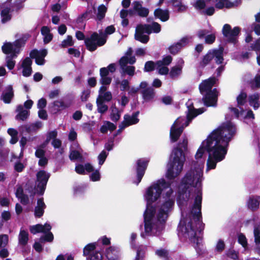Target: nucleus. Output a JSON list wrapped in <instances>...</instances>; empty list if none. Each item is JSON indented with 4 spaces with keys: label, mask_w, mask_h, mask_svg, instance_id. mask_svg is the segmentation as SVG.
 I'll return each instance as SVG.
<instances>
[{
    "label": "nucleus",
    "mask_w": 260,
    "mask_h": 260,
    "mask_svg": "<svg viewBox=\"0 0 260 260\" xmlns=\"http://www.w3.org/2000/svg\"><path fill=\"white\" fill-rule=\"evenodd\" d=\"M225 119L228 120V115ZM236 132L235 125L227 121L203 141L195 155L197 161H193L191 169L186 174L179 186L178 204L182 216H186L184 225L180 227L183 235L191 242L198 245L202 241L197 237V232L203 230L201 217L202 193L201 182L205 160L202 157L205 152L208 154L206 172L216 168L217 162L223 160L228 152L229 143Z\"/></svg>",
    "instance_id": "nucleus-1"
},
{
    "label": "nucleus",
    "mask_w": 260,
    "mask_h": 260,
    "mask_svg": "<svg viewBox=\"0 0 260 260\" xmlns=\"http://www.w3.org/2000/svg\"><path fill=\"white\" fill-rule=\"evenodd\" d=\"M169 183L160 180L148 187L144 195L147 205L144 213L145 232L141 236H158L164 230L175 198Z\"/></svg>",
    "instance_id": "nucleus-2"
},
{
    "label": "nucleus",
    "mask_w": 260,
    "mask_h": 260,
    "mask_svg": "<svg viewBox=\"0 0 260 260\" xmlns=\"http://www.w3.org/2000/svg\"><path fill=\"white\" fill-rule=\"evenodd\" d=\"M187 139L184 137L182 143H179L178 147L173 149L172 154L170 167L168 169L166 174L167 177L169 179H172L176 177L182 171L183 164L185 161V156L182 148L184 150L187 149Z\"/></svg>",
    "instance_id": "nucleus-3"
},
{
    "label": "nucleus",
    "mask_w": 260,
    "mask_h": 260,
    "mask_svg": "<svg viewBox=\"0 0 260 260\" xmlns=\"http://www.w3.org/2000/svg\"><path fill=\"white\" fill-rule=\"evenodd\" d=\"M186 105L188 107L186 118L182 117L178 118L171 127L170 138L172 142L177 141L184 128L189 124L193 118L205 111L204 108L194 109L192 107V103L189 101L186 103Z\"/></svg>",
    "instance_id": "nucleus-4"
},
{
    "label": "nucleus",
    "mask_w": 260,
    "mask_h": 260,
    "mask_svg": "<svg viewBox=\"0 0 260 260\" xmlns=\"http://www.w3.org/2000/svg\"><path fill=\"white\" fill-rule=\"evenodd\" d=\"M215 77H210L203 81L199 85V89L203 97L202 101L206 106H215L217 102L218 92L215 88L212 90L213 86L216 82Z\"/></svg>",
    "instance_id": "nucleus-5"
},
{
    "label": "nucleus",
    "mask_w": 260,
    "mask_h": 260,
    "mask_svg": "<svg viewBox=\"0 0 260 260\" xmlns=\"http://www.w3.org/2000/svg\"><path fill=\"white\" fill-rule=\"evenodd\" d=\"M133 50L132 48H129L125 54L119 60V63L121 70V74L123 75H127L132 77L135 73V68L134 66H127V63L131 64H134L136 62L135 56H132Z\"/></svg>",
    "instance_id": "nucleus-6"
},
{
    "label": "nucleus",
    "mask_w": 260,
    "mask_h": 260,
    "mask_svg": "<svg viewBox=\"0 0 260 260\" xmlns=\"http://www.w3.org/2000/svg\"><path fill=\"white\" fill-rule=\"evenodd\" d=\"M29 35H25L24 37L20 39L16 40L13 43L5 42L2 47V50L4 53L13 55L17 57L20 52L21 47L24 45L25 41L28 39Z\"/></svg>",
    "instance_id": "nucleus-7"
},
{
    "label": "nucleus",
    "mask_w": 260,
    "mask_h": 260,
    "mask_svg": "<svg viewBox=\"0 0 260 260\" xmlns=\"http://www.w3.org/2000/svg\"><path fill=\"white\" fill-rule=\"evenodd\" d=\"M224 49L220 47L217 49L210 50L208 53L204 55L200 62V66L204 68L215 58V62L217 64H220L223 60V53Z\"/></svg>",
    "instance_id": "nucleus-8"
},
{
    "label": "nucleus",
    "mask_w": 260,
    "mask_h": 260,
    "mask_svg": "<svg viewBox=\"0 0 260 260\" xmlns=\"http://www.w3.org/2000/svg\"><path fill=\"white\" fill-rule=\"evenodd\" d=\"M241 29L238 26H236L232 29L230 24H225L222 27V34L227 42L236 45L238 42V39Z\"/></svg>",
    "instance_id": "nucleus-9"
},
{
    "label": "nucleus",
    "mask_w": 260,
    "mask_h": 260,
    "mask_svg": "<svg viewBox=\"0 0 260 260\" xmlns=\"http://www.w3.org/2000/svg\"><path fill=\"white\" fill-rule=\"evenodd\" d=\"M106 42L105 35L100 36L98 33H93L90 37L85 39V44L87 49L90 51H93L98 47L104 45Z\"/></svg>",
    "instance_id": "nucleus-10"
},
{
    "label": "nucleus",
    "mask_w": 260,
    "mask_h": 260,
    "mask_svg": "<svg viewBox=\"0 0 260 260\" xmlns=\"http://www.w3.org/2000/svg\"><path fill=\"white\" fill-rule=\"evenodd\" d=\"M149 27L146 24L138 25L136 28L135 39L143 44H146L149 40V35L151 34Z\"/></svg>",
    "instance_id": "nucleus-11"
},
{
    "label": "nucleus",
    "mask_w": 260,
    "mask_h": 260,
    "mask_svg": "<svg viewBox=\"0 0 260 260\" xmlns=\"http://www.w3.org/2000/svg\"><path fill=\"white\" fill-rule=\"evenodd\" d=\"M140 89L142 98L145 102H150L154 98L155 92L154 88L148 86V84L146 81L141 82Z\"/></svg>",
    "instance_id": "nucleus-12"
},
{
    "label": "nucleus",
    "mask_w": 260,
    "mask_h": 260,
    "mask_svg": "<svg viewBox=\"0 0 260 260\" xmlns=\"http://www.w3.org/2000/svg\"><path fill=\"white\" fill-rule=\"evenodd\" d=\"M100 83L102 85L99 89V92L102 93L107 90L108 86L111 84L112 78L109 76L108 72L105 67L100 70Z\"/></svg>",
    "instance_id": "nucleus-13"
},
{
    "label": "nucleus",
    "mask_w": 260,
    "mask_h": 260,
    "mask_svg": "<svg viewBox=\"0 0 260 260\" xmlns=\"http://www.w3.org/2000/svg\"><path fill=\"white\" fill-rule=\"evenodd\" d=\"M148 160L144 158L138 160L137 162V181H134L138 185L141 181L147 168Z\"/></svg>",
    "instance_id": "nucleus-14"
},
{
    "label": "nucleus",
    "mask_w": 260,
    "mask_h": 260,
    "mask_svg": "<svg viewBox=\"0 0 260 260\" xmlns=\"http://www.w3.org/2000/svg\"><path fill=\"white\" fill-rule=\"evenodd\" d=\"M48 53L47 50L45 49L40 50H33L30 54V57L35 59L36 63L38 65H43L45 63V57Z\"/></svg>",
    "instance_id": "nucleus-15"
},
{
    "label": "nucleus",
    "mask_w": 260,
    "mask_h": 260,
    "mask_svg": "<svg viewBox=\"0 0 260 260\" xmlns=\"http://www.w3.org/2000/svg\"><path fill=\"white\" fill-rule=\"evenodd\" d=\"M237 107H229L231 112L233 113L236 118L239 117V114H242L243 111L244 105V93L242 90L240 94L237 98Z\"/></svg>",
    "instance_id": "nucleus-16"
},
{
    "label": "nucleus",
    "mask_w": 260,
    "mask_h": 260,
    "mask_svg": "<svg viewBox=\"0 0 260 260\" xmlns=\"http://www.w3.org/2000/svg\"><path fill=\"white\" fill-rule=\"evenodd\" d=\"M184 63V62L182 58H178L176 65L173 67L169 72V76L171 78L176 79L181 75Z\"/></svg>",
    "instance_id": "nucleus-17"
},
{
    "label": "nucleus",
    "mask_w": 260,
    "mask_h": 260,
    "mask_svg": "<svg viewBox=\"0 0 260 260\" xmlns=\"http://www.w3.org/2000/svg\"><path fill=\"white\" fill-rule=\"evenodd\" d=\"M50 177V175L44 171H39L37 175V181L39 182L38 187L40 188L41 192L42 194L44 193L45 186Z\"/></svg>",
    "instance_id": "nucleus-18"
},
{
    "label": "nucleus",
    "mask_w": 260,
    "mask_h": 260,
    "mask_svg": "<svg viewBox=\"0 0 260 260\" xmlns=\"http://www.w3.org/2000/svg\"><path fill=\"white\" fill-rule=\"evenodd\" d=\"M14 96V93L13 86L11 85H8L4 89L1 96V100L5 104H9L11 102Z\"/></svg>",
    "instance_id": "nucleus-19"
},
{
    "label": "nucleus",
    "mask_w": 260,
    "mask_h": 260,
    "mask_svg": "<svg viewBox=\"0 0 260 260\" xmlns=\"http://www.w3.org/2000/svg\"><path fill=\"white\" fill-rule=\"evenodd\" d=\"M13 11L10 5H5L2 8L1 13V21L3 23H5L9 21L11 19V13Z\"/></svg>",
    "instance_id": "nucleus-20"
},
{
    "label": "nucleus",
    "mask_w": 260,
    "mask_h": 260,
    "mask_svg": "<svg viewBox=\"0 0 260 260\" xmlns=\"http://www.w3.org/2000/svg\"><path fill=\"white\" fill-rule=\"evenodd\" d=\"M32 61L29 57L25 58L22 62L21 67L22 68V75L25 77H29L32 73L31 67Z\"/></svg>",
    "instance_id": "nucleus-21"
},
{
    "label": "nucleus",
    "mask_w": 260,
    "mask_h": 260,
    "mask_svg": "<svg viewBox=\"0 0 260 260\" xmlns=\"http://www.w3.org/2000/svg\"><path fill=\"white\" fill-rule=\"evenodd\" d=\"M51 226L48 223L44 225L38 224L35 225L31 226L29 228L30 232L33 234H36L38 233H46L50 231Z\"/></svg>",
    "instance_id": "nucleus-22"
},
{
    "label": "nucleus",
    "mask_w": 260,
    "mask_h": 260,
    "mask_svg": "<svg viewBox=\"0 0 260 260\" xmlns=\"http://www.w3.org/2000/svg\"><path fill=\"white\" fill-rule=\"evenodd\" d=\"M259 98L260 94L257 92L251 94L248 96V104L254 110H257L260 107Z\"/></svg>",
    "instance_id": "nucleus-23"
},
{
    "label": "nucleus",
    "mask_w": 260,
    "mask_h": 260,
    "mask_svg": "<svg viewBox=\"0 0 260 260\" xmlns=\"http://www.w3.org/2000/svg\"><path fill=\"white\" fill-rule=\"evenodd\" d=\"M16 112L17 114L16 115L15 119L16 120H20L24 121L27 119L29 115V111L27 109H25L21 105L17 106Z\"/></svg>",
    "instance_id": "nucleus-24"
},
{
    "label": "nucleus",
    "mask_w": 260,
    "mask_h": 260,
    "mask_svg": "<svg viewBox=\"0 0 260 260\" xmlns=\"http://www.w3.org/2000/svg\"><path fill=\"white\" fill-rule=\"evenodd\" d=\"M133 8L138 15L141 17H147L149 14V10L146 8L143 7L139 2H134L133 3Z\"/></svg>",
    "instance_id": "nucleus-25"
},
{
    "label": "nucleus",
    "mask_w": 260,
    "mask_h": 260,
    "mask_svg": "<svg viewBox=\"0 0 260 260\" xmlns=\"http://www.w3.org/2000/svg\"><path fill=\"white\" fill-rule=\"evenodd\" d=\"M260 196H251L247 201V207L251 210L255 211L258 208Z\"/></svg>",
    "instance_id": "nucleus-26"
},
{
    "label": "nucleus",
    "mask_w": 260,
    "mask_h": 260,
    "mask_svg": "<svg viewBox=\"0 0 260 260\" xmlns=\"http://www.w3.org/2000/svg\"><path fill=\"white\" fill-rule=\"evenodd\" d=\"M46 206L44 202L43 198L39 199L37 201V205L35 209V216L37 217H41L44 212V209Z\"/></svg>",
    "instance_id": "nucleus-27"
},
{
    "label": "nucleus",
    "mask_w": 260,
    "mask_h": 260,
    "mask_svg": "<svg viewBox=\"0 0 260 260\" xmlns=\"http://www.w3.org/2000/svg\"><path fill=\"white\" fill-rule=\"evenodd\" d=\"M28 233L24 230L23 228H21L18 235V244L22 247L25 246L28 241Z\"/></svg>",
    "instance_id": "nucleus-28"
},
{
    "label": "nucleus",
    "mask_w": 260,
    "mask_h": 260,
    "mask_svg": "<svg viewBox=\"0 0 260 260\" xmlns=\"http://www.w3.org/2000/svg\"><path fill=\"white\" fill-rule=\"evenodd\" d=\"M154 15L156 18L160 19L162 21H166L169 19V13L167 10L158 8L154 11Z\"/></svg>",
    "instance_id": "nucleus-29"
},
{
    "label": "nucleus",
    "mask_w": 260,
    "mask_h": 260,
    "mask_svg": "<svg viewBox=\"0 0 260 260\" xmlns=\"http://www.w3.org/2000/svg\"><path fill=\"white\" fill-rule=\"evenodd\" d=\"M207 1H212L213 3H216L215 7L218 9H222L223 7L230 8L234 6V4L228 1V0H206Z\"/></svg>",
    "instance_id": "nucleus-30"
},
{
    "label": "nucleus",
    "mask_w": 260,
    "mask_h": 260,
    "mask_svg": "<svg viewBox=\"0 0 260 260\" xmlns=\"http://www.w3.org/2000/svg\"><path fill=\"white\" fill-rule=\"evenodd\" d=\"M72 103V101L71 100L67 101L57 100L54 102L53 105L57 110H62L70 107Z\"/></svg>",
    "instance_id": "nucleus-31"
},
{
    "label": "nucleus",
    "mask_w": 260,
    "mask_h": 260,
    "mask_svg": "<svg viewBox=\"0 0 260 260\" xmlns=\"http://www.w3.org/2000/svg\"><path fill=\"white\" fill-rule=\"evenodd\" d=\"M41 34L44 36V42L45 44L49 43L53 38L52 35L50 33V30L47 26H43L41 28Z\"/></svg>",
    "instance_id": "nucleus-32"
},
{
    "label": "nucleus",
    "mask_w": 260,
    "mask_h": 260,
    "mask_svg": "<svg viewBox=\"0 0 260 260\" xmlns=\"http://www.w3.org/2000/svg\"><path fill=\"white\" fill-rule=\"evenodd\" d=\"M118 250L114 247H110L106 250L105 255L109 260H114L117 257Z\"/></svg>",
    "instance_id": "nucleus-33"
},
{
    "label": "nucleus",
    "mask_w": 260,
    "mask_h": 260,
    "mask_svg": "<svg viewBox=\"0 0 260 260\" xmlns=\"http://www.w3.org/2000/svg\"><path fill=\"white\" fill-rule=\"evenodd\" d=\"M139 112L134 113L132 116L125 115L124 116V121L127 123V125H130L136 124L138 122L139 119L137 118Z\"/></svg>",
    "instance_id": "nucleus-34"
},
{
    "label": "nucleus",
    "mask_w": 260,
    "mask_h": 260,
    "mask_svg": "<svg viewBox=\"0 0 260 260\" xmlns=\"http://www.w3.org/2000/svg\"><path fill=\"white\" fill-rule=\"evenodd\" d=\"M116 126L113 123L105 121L104 122L103 125L100 128V132L102 133H106L108 131H113L115 129Z\"/></svg>",
    "instance_id": "nucleus-35"
},
{
    "label": "nucleus",
    "mask_w": 260,
    "mask_h": 260,
    "mask_svg": "<svg viewBox=\"0 0 260 260\" xmlns=\"http://www.w3.org/2000/svg\"><path fill=\"white\" fill-rule=\"evenodd\" d=\"M248 83L252 89L260 88V75L257 74L254 78L248 81Z\"/></svg>",
    "instance_id": "nucleus-36"
},
{
    "label": "nucleus",
    "mask_w": 260,
    "mask_h": 260,
    "mask_svg": "<svg viewBox=\"0 0 260 260\" xmlns=\"http://www.w3.org/2000/svg\"><path fill=\"white\" fill-rule=\"evenodd\" d=\"M83 152V151L82 149L70 150L69 157L72 160L82 158Z\"/></svg>",
    "instance_id": "nucleus-37"
},
{
    "label": "nucleus",
    "mask_w": 260,
    "mask_h": 260,
    "mask_svg": "<svg viewBox=\"0 0 260 260\" xmlns=\"http://www.w3.org/2000/svg\"><path fill=\"white\" fill-rule=\"evenodd\" d=\"M121 113V112L116 107H112L110 114L111 119L114 122H117L120 118Z\"/></svg>",
    "instance_id": "nucleus-38"
},
{
    "label": "nucleus",
    "mask_w": 260,
    "mask_h": 260,
    "mask_svg": "<svg viewBox=\"0 0 260 260\" xmlns=\"http://www.w3.org/2000/svg\"><path fill=\"white\" fill-rule=\"evenodd\" d=\"M107 8L104 5H101L99 6L98 8V13L96 14V19L101 21L105 17L106 13L107 12Z\"/></svg>",
    "instance_id": "nucleus-39"
},
{
    "label": "nucleus",
    "mask_w": 260,
    "mask_h": 260,
    "mask_svg": "<svg viewBox=\"0 0 260 260\" xmlns=\"http://www.w3.org/2000/svg\"><path fill=\"white\" fill-rule=\"evenodd\" d=\"M16 57L9 55L6 57V66L10 70L13 69L15 67L16 62L14 59Z\"/></svg>",
    "instance_id": "nucleus-40"
},
{
    "label": "nucleus",
    "mask_w": 260,
    "mask_h": 260,
    "mask_svg": "<svg viewBox=\"0 0 260 260\" xmlns=\"http://www.w3.org/2000/svg\"><path fill=\"white\" fill-rule=\"evenodd\" d=\"M95 248V243H90L86 245L83 250V255L85 256H89L91 254L94 253Z\"/></svg>",
    "instance_id": "nucleus-41"
},
{
    "label": "nucleus",
    "mask_w": 260,
    "mask_h": 260,
    "mask_svg": "<svg viewBox=\"0 0 260 260\" xmlns=\"http://www.w3.org/2000/svg\"><path fill=\"white\" fill-rule=\"evenodd\" d=\"M96 104L98 111L100 113H104L108 110V106L105 105L100 98H97Z\"/></svg>",
    "instance_id": "nucleus-42"
},
{
    "label": "nucleus",
    "mask_w": 260,
    "mask_h": 260,
    "mask_svg": "<svg viewBox=\"0 0 260 260\" xmlns=\"http://www.w3.org/2000/svg\"><path fill=\"white\" fill-rule=\"evenodd\" d=\"M248 50L255 51L257 54L260 51V40L257 39L248 46Z\"/></svg>",
    "instance_id": "nucleus-43"
},
{
    "label": "nucleus",
    "mask_w": 260,
    "mask_h": 260,
    "mask_svg": "<svg viewBox=\"0 0 260 260\" xmlns=\"http://www.w3.org/2000/svg\"><path fill=\"white\" fill-rule=\"evenodd\" d=\"M172 60V57L170 55H167L164 57L162 60L157 61L155 65L158 67L162 65L168 66L171 63Z\"/></svg>",
    "instance_id": "nucleus-44"
},
{
    "label": "nucleus",
    "mask_w": 260,
    "mask_h": 260,
    "mask_svg": "<svg viewBox=\"0 0 260 260\" xmlns=\"http://www.w3.org/2000/svg\"><path fill=\"white\" fill-rule=\"evenodd\" d=\"M146 25L149 26V29L152 32L158 33L161 30V26L157 22H153L151 24H146Z\"/></svg>",
    "instance_id": "nucleus-45"
},
{
    "label": "nucleus",
    "mask_w": 260,
    "mask_h": 260,
    "mask_svg": "<svg viewBox=\"0 0 260 260\" xmlns=\"http://www.w3.org/2000/svg\"><path fill=\"white\" fill-rule=\"evenodd\" d=\"M172 4L177 9L178 12H184L187 9L186 7L182 5L180 0H172Z\"/></svg>",
    "instance_id": "nucleus-46"
},
{
    "label": "nucleus",
    "mask_w": 260,
    "mask_h": 260,
    "mask_svg": "<svg viewBox=\"0 0 260 260\" xmlns=\"http://www.w3.org/2000/svg\"><path fill=\"white\" fill-rule=\"evenodd\" d=\"M98 98H100L102 100L109 102L111 101L112 98V93L110 91H105L100 93L99 92V95Z\"/></svg>",
    "instance_id": "nucleus-47"
},
{
    "label": "nucleus",
    "mask_w": 260,
    "mask_h": 260,
    "mask_svg": "<svg viewBox=\"0 0 260 260\" xmlns=\"http://www.w3.org/2000/svg\"><path fill=\"white\" fill-rule=\"evenodd\" d=\"M182 47L183 46L180 45V44L177 42L176 44L171 46L169 47V50L171 54L175 55L180 51Z\"/></svg>",
    "instance_id": "nucleus-48"
},
{
    "label": "nucleus",
    "mask_w": 260,
    "mask_h": 260,
    "mask_svg": "<svg viewBox=\"0 0 260 260\" xmlns=\"http://www.w3.org/2000/svg\"><path fill=\"white\" fill-rule=\"evenodd\" d=\"M45 236H42L40 239V242H43L44 241L52 242L53 240V235L50 231L46 233Z\"/></svg>",
    "instance_id": "nucleus-49"
},
{
    "label": "nucleus",
    "mask_w": 260,
    "mask_h": 260,
    "mask_svg": "<svg viewBox=\"0 0 260 260\" xmlns=\"http://www.w3.org/2000/svg\"><path fill=\"white\" fill-rule=\"evenodd\" d=\"M74 45V42L72 40V37L71 36H68L66 39L64 40L60 44L61 47H67L68 46H72Z\"/></svg>",
    "instance_id": "nucleus-50"
},
{
    "label": "nucleus",
    "mask_w": 260,
    "mask_h": 260,
    "mask_svg": "<svg viewBox=\"0 0 260 260\" xmlns=\"http://www.w3.org/2000/svg\"><path fill=\"white\" fill-rule=\"evenodd\" d=\"M57 132L56 130H53L49 132L47 134V138L46 140V143H48L51 140H54L57 139Z\"/></svg>",
    "instance_id": "nucleus-51"
},
{
    "label": "nucleus",
    "mask_w": 260,
    "mask_h": 260,
    "mask_svg": "<svg viewBox=\"0 0 260 260\" xmlns=\"http://www.w3.org/2000/svg\"><path fill=\"white\" fill-rule=\"evenodd\" d=\"M102 258L103 256L101 253L99 251H95L88 256L87 260H102Z\"/></svg>",
    "instance_id": "nucleus-52"
},
{
    "label": "nucleus",
    "mask_w": 260,
    "mask_h": 260,
    "mask_svg": "<svg viewBox=\"0 0 260 260\" xmlns=\"http://www.w3.org/2000/svg\"><path fill=\"white\" fill-rule=\"evenodd\" d=\"M192 40V37L191 36H185L183 38H182L179 42H178V43L180 44V45L183 46V47L189 44V43L191 42Z\"/></svg>",
    "instance_id": "nucleus-53"
},
{
    "label": "nucleus",
    "mask_w": 260,
    "mask_h": 260,
    "mask_svg": "<svg viewBox=\"0 0 260 260\" xmlns=\"http://www.w3.org/2000/svg\"><path fill=\"white\" fill-rule=\"evenodd\" d=\"M254 240L256 245L260 244V229L258 227H255L254 229Z\"/></svg>",
    "instance_id": "nucleus-54"
},
{
    "label": "nucleus",
    "mask_w": 260,
    "mask_h": 260,
    "mask_svg": "<svg viewBox=\"0 0 260 260\" xmlns=\"http://www.w3.org/2000/svg\"><path fill=\"white\" fill-rule=\"evenodd\" d=\"M155 68V64L152 61H148L145 63L144 67L145 72H150L153 71Z\"/></svg>",
    "instance_id": "nucleus-55"
},
{
    "label": "nucleus",
    "mask_w": 260,
    "mask_h": 260,
    "mask_svg": "<svg viewBox=\"0 0 260 260\" xmlns=\"http://www.w3.org/2000/svg\"><path fill=\"white\" fill-rule=\"evenodd\" d=\"M108 153H107L105 150H103L98 156L99 163L100 166L102 165L104 162Z\"/></svg>",
    "instance_id": "nucleus-56"
},
{
    "label": "nucleus",
    "mask_w": 260,
    "mask_h": 260,
    "mask_svg": "<svg viewBox=\"0 0 260 260\" xmlns=\"http://www.w3.org/2000/svg\"><path fill=\"white\" fill-rule=\"evenodd\" d=\"M8 242V236L7 235H0V247L6 246Z\"/></svg>",
    "instance_id": "nucleus-57"
},
{
    "label": "nucleus",
    "mask_w": 260,
    "mask_h": 260,
    "mask_svg": "<svg viewBox=\"0 0 260 260\" xmlns=\"http://www.w3.org/2000/svg\"><path fill=\"white\" fill-rule=\"evenodd\" d=\"M156 69L158 70V73L160 75H167L169 71L168 68L164 65L160 67L157 66Z\"/></svg>",
    "instance_id": "nucleus-58"
},
{
    "label": "nucleus",
    "mask_w": 260,
    "mask_h": 260,
    "mask_svg": "<svg viewBox=\"0 0 260 260\" xmlns=\"http://www.w3.org/2000/svg\"><path fill=\"white\" fill-rule=\"evenodd\" d=\"M120 89L121 91H125V90H128L129 88V82L126 79H124L121 81V82L120 83Z\"/></svg>",
    "instance_id": "nucleus-59"
},
{
    "label": "nucleus",
    "mask_w": 260,
    "mask_h": 260,
    "mask_svg": "<svg viewBox=\"0 0 260 260\" xmlns=\"http://www.w3.org/2000/svg\"><path fill=\"white\" fill-rule=\"evenodd\" d=\"M194 6L196 8L202 10L206 6L205 1L204 0H197Z\"/></svg>",
    "instance_id": "nucleus-60"
},
{
    "label": "nucleus",
    "mask_w": 260,
    "mask_h": 260,
    "mask_svg": "<svg viewBox=\"0 0 260 260\" xmlns=\"http://www.w3.org/2000/svg\"><path fill=\"white\" fill-rule=\"evenodd\" d=\"M68 52L71 54L73 55L74 56L76 57H79L80 55V52L79 50L73 48H70L68 50Z\"/></svg>",
    "instance_id": "nucleus-61"
},
{
    "label": "nucleus",
    "mask_w": 260,
    "mask_h": 260,
    "mask_svg": "<svg viewBox=\"0 0 260 260\" xmlns=\"http://www.w3.org/2000/svg\"><path fill=\"white\" fill-rule=\"evenodd\" d=\"M21 128L24 129L27 133H30L32 132L36 131L33 123H31L30 124L25 125L24 126H22Z\"/></svg>",
    "instance_id": "nucleus-62"
},
{
    "label": "nucleus",
    "mask_w": 260,
    "mask_h": 260,
    "mask_svg": "<svg viewBox=\"0 0 260 260\" xmlns=\"http://www.w3.org/2000/svg\"><path fill=\"white\" fill-rule=\"evenodd\" d=\"M245 112H246V114L245 115V119H248L253 120L254 119V114L251 109H245Z\"/></svg>",
    "instance_id": "nucleus-63"
},
{
    "label": "nucleus",
    "mask_w": 260,
    "mask_h": 260,
    "mask_svg": "<svg viewBox=\"0 0 260 260\" xmlns=\"http://www.w3.org/2000/svg\"><path fill=\"white\" fill-rule=\"evenodd\" d=\"M215 38L216 37L214 34L207 35L205 37V42L209 44H212L215 41Z\"/></svg>",
    "instance_id": "nucleus-64"
}]
</instances>
